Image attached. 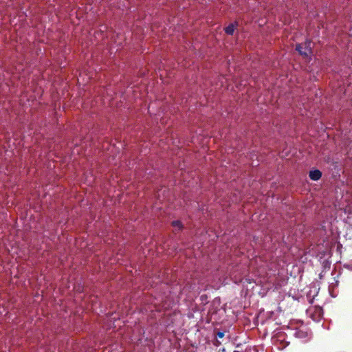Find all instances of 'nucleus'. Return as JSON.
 <instances>
[{
	"label": "nucleus",
	"mask_w": 352,
	"mask_h": 352,
	"mask_svg": "<svg viewBox=\"0 0 352 352\" xmlns=\"http://www.w3.org/2000/svg\"><path fill=\"white\" fill-rule=\"evenodd\" d=\"M295 50L304 58L309 57L312 53L311 41L306 40L304 43L296 45Z\"/></svg>",
	"instance_id": "obj_1"
},
{
	"label": "nucleus",
	"mask_w": 352,
	"mask_h": 352,
	"mask_svg": "<svg viewBox=\"0 0 352 352\" xmlns=\"http://www.w3.org/2000/svg\"><path fill=\"white\" fill-rule=\"evenodd\" d=\"M309 178L313 181H318L322 177V173L320 170L318 169H315L309 171Z\"/></svg>",
	"instance_id": "obj_2"
},
{
	"label": "nucleus",
	"mask_w": 352,
	"mask_h": 352,
	"mask_svg": "<svg viewBox=\"0 0 352 352\" xmlns=\"http://www.w3.org/2000/svg\"><path fill=\"white\" fill-rule=\"evenodd\" d=\"M236 28V25L234 23L230 24L225 28V32L228 35H232Z\"/></svg>",
	"instance_id": "obj_3"
},
{
	"label": "nucleus",
	"mask_w": 352,
	"mask_h": 352,
	"mask_svg": "<svg viewBox=\"0 0 352 352\" xmlns=\"http://www.w3.org/2000/svg\"><path fill=\"white\" fill-rule=\"evenodd\" d=\"M172 225L174 227L178 228L179 229L182 228V223L179 221H174L172 222Z\"/></svg>",
	"instance_id": "obj_4"
},
{
	"label": "nucleus",
	"mask_w": 352,
	"mask_h": 352,
	"mask_svg": "<svg viewBox=\"0 0 352 352\" xmlns=\"http://www.w3.org/2000/svg\"><path fill=\"white\" fill-rule=\"evenodd\" d=\"M224 335H225L224 332L219 331V332H217L216 336L218 338H223L224 337Z\"/></svg>",
	"instance_id": "obj_5"
},
{
	"label": "nucleus",
	"mask_w": 352,
	"mask_h": 352,
	"mask_svg": "<svg viewBox=\"0 0 352 352\" xmlns=\"http://www.w3.org/2000/svg\"><path fill=\"white\" fill-rule=\"evenodd\" d=\"M222 351V352H224V351H225V349H224V348H223L222 349H219V351Z\"/></svg>",
	"instance_id": "obj_6"
}]
</instances>
